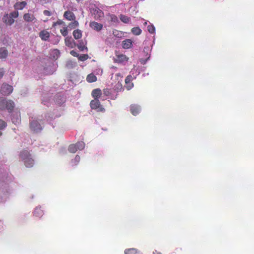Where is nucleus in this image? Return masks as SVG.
Returning <instances> with one entry per match:
<instances>
[{"instance_id": "obj_1", "label": "nucleus", "mask_w": 254, "mask_h": 254, "mask_svg": "<svg viewBox=\"0 0 254 254\" xmlns=\"http://www.w3.org/2000/svg\"><path fill=\"white\" fill-rule=\"evenodd\" d=\"M20 157L27 167L33 166L34 161L32 158L31 155L27 150H24L21 151L20 154Z\"/></svg>"}, {"instance_id": "obj_2", "label": "nucleus", "mask_w": 254, "mask_h": 254, "mask_svg": "<svg viewBox=\"0 0 254 254\" xmlns=\"http://www.w3.org/2000/svg\"><path fill=\"white\" fill-rule=\"evenodd\" d=\"M20 157L27 167L33 166L34 161L32 158L31 155L27 150H24L21 151L20 154Z\"/></svg>"}, {"instance_id": "obj_3", "label": "nucleus", "mask_w": 254, "mask_h": 254, "mask_svg": "<svg viewBox=\"0 0 254 254\" xmlns=\"http://www.w3.org/2000/svg\"><path fill=\"white\" fill-rule=\"evenodd\" d=\"M92 109L96 110L97 112H104L105 108L101 105L99 99L92 100L90 103Z\"/></svg>"}, {"instance_id": "obj_4", "label": "nucleus", "mask_w": 254, "mask_h": 254, "mask_svg": "<svg viewBox=\"0 0 254 254\" xmlns=\"http://www.w3.org/2000/svg\"><path fill=\"white\" fill-rule=\"evenodd\" d=\"M30 127L34 132H38L42 129L41 124L37 120H33L31 122Z\"/></svg>"}, {"instance_id": "obj_5", "label": "nucleus", "mask_w": 254, "mask_h": 254, "mask_svg": "<svg viewBox=\"0 0 254 254\" xmlns=\"http://www.w3.org/2000/svg\"><path fill=\"white\" fill-rule=\"evenodd\" d=\"M12 91V86L7 84L3 83L1 87L0 93L3 95H8L11 93Z\"/></svg>"}, {"instance_id": "obj_6", "label": "nucleus", "mask_w": 254, "mask_h": 254, "mask_svg": "<svg viewBox=\"0 0 254 254\" xmlns=\"http://www.w3.org/2000/svg\"><path fill=\"white\" fill-rule=\"evenodd\" d=\"M89 26L92 29L97 31H100L103 28V24L95 21L90 22Z\"/></svg>"}, {"instance_id": "obj_7", "label": "nucleus", "mask_w": 254, "mask_h": 254, "mask_svg": "<svg viewBox=\"0 0 254 254\" xmlns=\"http://www.w3.org/2000/svg\"><path fill=\"white\" fill-rule=\"evenodd\" d=\"M128 58L123 54L117 55L116 57L114 58V62L118 63H122L125 61H127Z\"/></svg>"}, {"instance_id": "obj_8", "label": "nucleus", "mask_w": 254, "mask_h": 254, "mask_svg": "<svg viewBox=\"0 0 254 254\" xmlns=\"http://www.w3.org/2000/svg\"><path fill=\"white\" fill-rule=\"evenodd\" d=\"M3 103L5 104V109H7L11 112L14 107V103L10 100H6L3 101Z\"/></svg>"}, {"instance_id": "obj_9", "label": "nucleus", "mask_w": 254, "mask_h": 254, "mask_svg": "<svg viewBox=\"0 0 254 254\" xmlns=\"http://www.w3.org/2000/svg\"><path fill=\"white\" fill-rule=\"evenodd\" d=\"M130 110L133 115L136 116L140 111V107L139 105L132 104L130 105Z\"/></svg>"}, {"instance_id": "obj_10", "label": "nucleus", "mask_w": 254, "mask_h": 254, "mask_svg": "<svg viewBox=\"0 0 254 254\" xmlns=\"http://www.w3.org/2000/svg\"><path fill=\"white\" fill-rule=\"evenodd\" d=\"M3 21L7 25H11L14 22V20L8 14H5L2 18Z\"/></svg>"}, {"instance_id": "obj_11", "label": "nucleus", "mask_w": 254, "mask_h": 254, "mask_svg": "<svg viewBox=\"0 0 254 254\" xmlns=\"http://www.w3.org/2000/svg\"><path fill=\"white\" fill-rule=\"evenodd\" d=\"M133 79V77L131 75H127L125 79V83L127 85L128 90L131 89L133 86V84L131 82Z\"/></svg>"}, {"instance_id": "obj_12", "label": "nucleus", "mask_w": 254, "mask_h": 254, "mask_svg": "<svg viewBox=\"0 0 254 254\" xmlns=\"http://www.w3.org/2000/svg\"><path fill=\"white\" fill-rule=\"evenodd\" d=\"M39 37L42 40L47 41L50 37V33L47 30H42L39 33Z\"/></svg>"}, {"instance_id": "obj_13", "label": "nucleus", "mask_w": 254, "mask_h": 254, "mask_svg": "<svg viewBox=\"0 0 254 254\" xmlns=\"http://www.w3.org/2000/svg\"><path fill=\"white\" fill-rule=\"evenodd\" d=\"M60 52L59 50L58 49H54L51 51L49 58L53 60H55L58 58Z\"/></svg>"}, {"instance_id": "obj_14", "label": "nucleus", "mask_w": 254, "mask_h": 254, "mask_svg": "<svg viewBox=\"0 0 254 254\" xmlns=\"http://www.w3.org/2000/svg\"><path fill=\"white\" fill-rule=\"evenodd\" d=\"M132 46V41L131 40L127 39L124 40L122 42V46L124 49H127Z\"/></svg>"}, {"instance_id": "obj_15", "label": "nucleus", "mask_w": 254, "mask_h": 254, "mask_svg": "<svg viewBox=\"0 0 254 254\" xmlns=\"http://www.w3.org/2000/svg\"><path fill=\"white\" fill-rule=\"evenodd\" d=\"M91 94L94 99H98L101 96V90L98 88L95 89L92 91Z\"/></svg>"}, {"instance_id": "obj_16", "label": "nucleus", "mask_w": 254, "mask_h": 254, "mask_svg": "<svg viewBox=\"0 0 254 254\" xmlns=\"http://www.w3.org/2000/svg\"><path fill=\"white\" fill-rule=\"evenodd\" d=\"M63 93H58L55 96L56 102L60 105H62L63 104Z\"/></svg>"}, {"instance_id": "obj_17", "label": "nucleus", "mask_w": 254, "mask_h": 254, "mask_svg": "<svg viewBox=\"0 0 254 254\" xmlns=\"http://www.w3.org/2000/svg\"><path fill=\"white\" fill-rule=\"evenodd\" d=\"M64 17L69 20H74L75 19V16L73 13L69 11L64 12Z\"/></svg>"}, {"instance_id": "obj_18", "label": "nucleus", "mask_w": 254, "mask_h": 254, "mask_svg": "<svg viewBox=\"0 0 254 254\" xmlns=\"http://www.w3.org/2000/svg\"><path fill=\"white\" fill-rule=\"evenodd\" d=\"M97 80V77L93 73L88 74L86 77L87 81L89 83L95 82Z\"/></svg>"}, {"instance_id": "obj_19", "label": "nucleus", "mask_w": 254, "mask_h": 254, "mask_svg": "<svg viewBox=\"0 0 254 254\" xmlns=\"http://www.w3.org/2000/svg\"><path fill=\"white\" fill-rule=\"evenodd\" d=\"M24 19L28 22H31L35 19V17L33 14L30 13H26L23 16Z\"/></svg>"}, {"instance_id": "obj_20", "label": "nucleus", "mask_w": 254, "mask_h": 254, "mask_svg": "<svg viewBox=\"0 0 254 254\" xmlns=\"http://www.w3.org/2000/svg\"><path fill=\"white\" fill-rule=\"evenodd\" d=\"M8 51L5 48H0V59H3L6 58Z\"/></svg>"}, {"instance_id": "obj_21", "label": "nucleus", "mask_w": 254, "mask_h": 254, "mask_svg": "<svg viewBox=\"0 0 254 254\" xmlns=\"http://www.w3.org/2000/svg\"><path fill=\"white\" fill-rule=\"evenodd\" d=\"M8 197V192L7 191H3V190H0V202H2L5 201L6 198Z\"/></svg>"}, {"instance_id": "obj_22", "label": "nucleus", "mask_w": 254, "mask_h": 254, "mask_svg": "<svg viewBox=\"0 0 254 254\" xmlns=\"http://www.w3.org/2000/svg\"><path fill=\"white\" fill-rule=\"evenodd\" d=\"M73 36L76 39H79L82 37L81 31L79 29H76L73 31Z\"/></svg>"}, {"instance_id": "obj_23", "label": "nucleus", "mask_w": 254, "mask_h": 254, "mask_svg": "<svg viewBox=\"0 0 254 254\" xmlns=\"http://www.w3.org/2000/svg\"><path fill=\"white\" fill-rule=\"evenodd\" d=\"M131 31L134 35H139L142 30L139 27H134L131 29Z\"/></svg>"}, {"instance_id": "obj_24", "label": "nucleus", "mask_w": 254, "mask_h": 254, "mask_svg": "<svg viewBox=\"0 0 254 254\" xmlns=\"http://www.w3.org/2000/svg\"><path fill=\"white\" fill-rule=\"evenodd\" d=\"M43 214V211L41 209L40 207H36L34 212V215L37 217H41Z\"/></svg>"}, {"instance_id": "obj_25", "label": "nucleus", "mask_w": 254, "mask_h": 254, "mask_svg": "<svg viewBox=\"0 0 254 254\" xmlns=\"http://www.w3.org/2000/svg\"><path fill=\"white\" fill-rule=\"evenodd\" d=\"M120 20L125 23H127L129 22L130 18L127 15L121 14L120 16Z\"/></svg>"}, {"instance_id": "obj_26", "label": "nucleus", "mask_w": 254, "mask_h": 254, "mask_svg": "<svg viewBox=\"0 0 254 254\" xmlns=\"http://www.w3.org/2000/svg\"><path fill=\"white\" fill-rule=\"evenodd\" d=\"M26 2L25 1H22L19 3H16L15 5V7L16 8L18 9H22L26 5Z\"/></svg>"}, {"instance_id": "obj_27", "label": "nucleus", "mask_w": 254, "mask_h": 254, "mask_svg": "<svg viewBox=\"0 0 254 254\" xmlns=\"http://www.w3.org/2000/svg\"><path fill=\"white\" fill-rule=\"evenodd\" d=\"M137 250L134 248L126 249L125 251V254H136Z\"/></svg>"}, {"instance_id": "obj_28", "label": "nucleus", "mask_w": 254, "mask_h": 254, "mask_svg": "<svg viewBox=\"0 0 254 254\" xmlns=\"http://www.w3.org/2000/svg\"><path fill=\"white\" fill-rule=\"evenodd\" d=\"M68 150L69 152L72 153H75L78 150L75 146V144H70L68 148Z\"/></svg>"}, {"instance_id": "obj_29", "label": "nucleus", "mask_w": 254, "mask_h": 254, "mask_svg": "<svg viewBox=\"0 0 254 254\" xmlns=\"http://www.w3.org/2000/svg\"><path fill=\"white\" fill-rule=\"evenodd\" d=\"M73 21L70 23L68 25V27L70 29H74L78 26V21H77L75 20H74Z\"/></svg>"}, {"instance_id": "obj_30", "label": "nucleus", "mask_w": 254, "mask_h": 254, "mask_svg": "<svg viewBox=\"0 0 254 254\" xmlns=\"http://www.w3.org/2000/svg\"><path fill=\"white\" fill-rule=\"evenodd\" d=\"M77 150H82L85 147V144L83 141H79L75 144Z\"/></svg>"}, {"instance_id": "obj_31", "label": "nucleus", "mask_w": 254, "mask_h": 254, "mask_svg": "<svg viewBox=\"0 0 254 254\" xmlns=\"http://www.w3.org/2000/svg\"><path fill=\"white\" fill-rule=\"evenodd\" d=\"M78 48L81 51H83L85 49H87V48L85 46L84 43L82 41H81L79 42L77 45Z\"/></svg>"}, {"instance_id": "obj_32", "label": "nucleus", "mask_w": 254, "mask_h": 254, "mask_svg": "<svg viewBox=\"0 0 254 254\" xmlns=\"http://www.w3.org/2000/svg\"><path fill=\"white\" fill-rule=\"evenodd\" d=\"M88 55L87 54H82L78 57V60L81 61H85L88 59Z\"/></svg>"}, {"instance_id": "obj_33", "label": "nucleus", "mask_w": 254, "mask_h": 254, "mask_svg": "<svg viewBox=\"0 0 254 254\" xmlns=\"http://www.w3.org/2000/svg\"><path fill=\"white\" fill-rule=\"evenodd\" d=\"M147 30L148 32L151 34L154 33L155 31V27L152 25H148L147 27Z\"/></svg>"}, {"instance_id": "obj_34", "label": "nucleus", "mask_w": 254, "mask_h": 254, "mask_svg": "<svg viewBox=\"0 0 254 254\" xmlns=\"http://www.w3.org/2000/svg\"><path fill=\"white\" fill-rule=\"evenodd\" d=\"M76 64L75 62H73L72 61H67L66 62V66L67 67L70 68L75 66L76 65Z\"/></svg>"}, {"instance_id": "obj_35", "label": "nucleus", "mask_w": 254, "mask_h": 254, "mask_svg": "<svg viewBox=\"0 0 254 254\" xmlns=\"http://www.w3.org/2000/svg\"><path fill=\"white\" fill-rule=\"evenodd\" d=\"M6 126V123L4 121L0 120V130L3 129Z\"/></svg>"}, {"instance_id": "obj_36", "label": "nucleus", "mask_w": 254, "mask_h": 254, "mask_svg": "<svg viewBox=\"0 0 254 254\" xmlns=\"http://www.w3.org/2000/svg\"><path fill=\"white\" fill-rule=\"evenodd\" d=\"M80 158L79 157V156L78 155H76L75 158H74V159L72 160V163L73 164V165H77L79 162L80 161Z\"/></svg>"}, {"instance_id": "obj_37", "label": "nucleus", "mask_w": 254, "mask_h": 254, "mask_svg": "<svg viewBox=\"0 0 254 254\" xmlns=\"http://www.w3.org/2000/svg\"><path fill=\"white\" fill-rule=\"evenodd\" d=\"M103 94L106 96H109L111 95V91L110 89H104L103 90Z\"/></svg>"}, {"instance_id": "obj_38", "label": "nucleus", "mask_w": 254, "mask_h": 254, "mask_svg": "<svg viewBox=\"0 0 254 254\" xmlns=\"http://www.w3.org/2000/svg\"><path fill=\"white\" fill-rule=\"evenodd\" d=\"M5 99H0V109H5V104L3 103V101H5Z\"/></svg>"}, {"instance_id": "obj_39", "label": "nucleus", "mask_w": 254, "mask_h": 254, "mask_svg": "<svg viewBox=\"0 0 254 254\" xmlns=\"http://www.w3.org/2000/svg\"><path fill=\"white\" fill-rule=\"evenodd\" d=\"M11 17L13 18H17L18 16V11H13L11 12L9 14Z\"/></svg>"}, {"instance_id": "obj_40", "label": "nucleus", "mask_w": 254, "mask_h": 254, "mask_svg": "<svg viewBox=\"0 0 254 254\" xmlns=\"http://www.w3.org/2000/svg\"><path fill=\"white\" fill-rule=\"evenodd\" d=\"M63 22L61 20L58 21L53 24V27L58 28V26H60L62 24Z\"/></svg>"}, {"instance_id": "obj_41", "label": "nucleus", "mask_w": 254, "mask_h": 254, "mask_svg": "<svg viewBox=\"0 0 254 254\" xmlns=\"http://www.w3.org/2000/svg\"><path fill=\"white\" fill-rule=\"evenodd\" d=\"M70 54L75 57H79V54L74 50H72L70 52Z\"/></svg>"}, {"instance_id": "obj_42", "label": "nucleus", "mask_w": 254, "mask_h": 254, "mask_svg": "<svg viewBox=\"0 0 254 254\" xmlns=\"http://www.w3.org/2000/svg\"><path fill=\"white\" fill-rule=\"evenodd\" d=\"M12 121L13 123H14V124H17V123H19L20 122V120L18 118L15 119L14 117H13L12 118Z\"/></svg>"}, {"instance_id": "obj_43", "label": "nucleus", "mask_w": 254, "mask_h": 254, "mask_svg": "<svg viewBox=\"0 0 254 254\" xmlns=\"http://www.w3.org/2000/svg\"><path fill=\"white\" fill-rule=\"evenodd\" d=\"M43 13L44 14V15H45L46 16H50L51 14V12L47 10H44L43 11Z\"/></svg>"}, {"instance_id": "obj_44", "label": "nucleus", "mask_w": 254, "mask_h": 254, "mask_svg": "<svg viewBox=\"0 0 254 254\" xmlns=\"http://www.w3.org/2000/svg\"><path fill=\"white\" fill-rule=\"evenodd\" d=\"M4 74V70L3 68L0 69V79L2 77Z\"/></svg>"}, {"instance_id": "obj_45", "label": "nucleus", "mask_w": 254, "mask_h": 254, "mask_svg": "<svg viewBox=\"0 0 254 254\" xmlns=\"http://www.w3.org/2000/svg\"><path fill=\"white\" fill-rule=\"evenodd\" d=\"M41 1L43 2V3H48L50 0H40Z\"/></svg>"}, {"instance_id": "obj_46", "label": "nucleus", "mask_w": 254, "mask_h": 254, "mask_svg": "<svg viewBox=\"0 0 254 254\" xmlns=\"http://www.w3.org/2000/svg\"><path fill=\"white\" fill-rule=\"evenodd\" d=\"M64 42L67 46H69V44L68 43V40H67L66 39H64Z\"/></svg>"}, {"instance_id": "obj_47", "label": "nucleus", "mask_w": 254, "mask_h": 254, "mask_svg": "<svg viewBox=\"0 0 254 254\" xmlns=\"http://www.w3.org/2000/svg\"><path fill=\"white\" fill-rule=\"evenodd\" d=\"M153 254H162L161 253L157 252V251H155L153 253Z\"/></svg>"}, {"instance_id": "obj_48", "label": "nucleus", "mask_w": 254, "mask_h": 254, "mask_svg": "<svg viewBox=\"0 0 254 254\" xmlns=\"http://www.w3.org/2000/svg\"><path fill=\"white\" fill-rule=\"evenodd\" d=\"M60 31L63 35H64V30L62 28H60Z\"/></svg>"}, {"instance_id": "obj_49", "label": "nucleus", "mask_w": 254, "mask_h": 254, "mask_svg": "<svg viewBox=\"0 0 254 254\" xmlns=\"http://www.w3.org/2000/svg\"><path fill=\"white\" fill-rule=\"evenodd\" d=\"M116 76L121 77V74L120 73H118L116 74Z\"/></svg>"}, {"instance_id": "obj_50", "label": "nucleus", "mask_w": 254, "mask_h": 254, "mask_svg": "<svg viewBox=\"0 0 254 254\" xmlns=\"http://www.w3.org/2000/svg\"><path fill=\"white\" fill-rule=\"evenodd\" d=\"M64 36H65V35H66L67 34V30L65 29V28H64Z\"/></svg>"}, {"instance_id": "obj_51", "label": "nucleus", "mask_w": 254, "mask_h": 254, "mask_svg": "<svg viewBox=\"0 0 254 254\" xmlns=\"http://www.w3.org/2000/svg\"><path fill=\"white\" fill-rule=\"evenodd\" d=\"M116 98H117V97H116V96H115V98H114V97H111V99H113V100H114V99H115Z\"/></svg>"}, {"instance_id": "obj_52", "label": "nucleus", "mask_w": 254, "mask_h": 254, "mask_svg": "<svg viewBox=\"0 0 254 254\" xmlns=\"http://www.w3.org/2000/svg\"><path fill=\"white\" fill-rule=\"evenodd\" d=\"M1 134H2L1 132H0V135H1Z\"/></svg>"}, {"instance_id": "obj_53", "label": "nucleus", "mask_w": 254, "mask_h": 254, "mask_svg": "<svg viewBox=\"0 0 254 254\" xmlns=\"http://www.w3.org/2000/svg\"><path fill=\"white\" fill-rule=\"evenodd\" d=\"M77 1H79L80 0H76Z\"/></svg>"}]
</instances>
